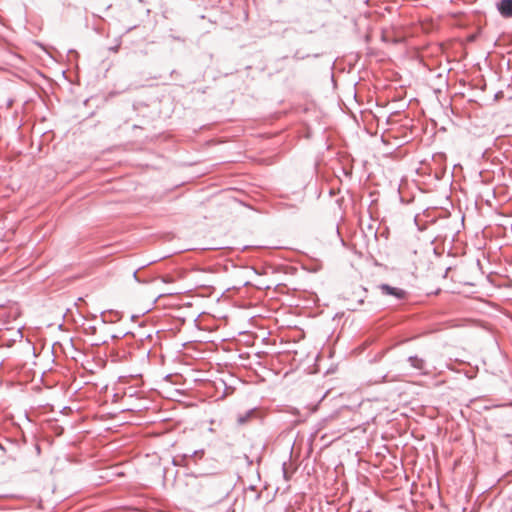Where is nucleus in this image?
<instances>
[{
  "mask_svg": "<svg viewBox=\"0 0 512 512\" xmlns=\"http://www.w3.org/2000/svg\"><path fill=\"white\" fill-rule=\"evenodd\" d=\"M408 361L410 362L411 366L417 371H419L421 374L427 373V365L424 359L419 358L417 356H411L408 358Z\"/></svg>",
  "mask_w": 512,
  "mask_h": 512,
  "instance_id": "7ed1b4c3",
  "label": "nucleus"
},
{
  "mask_svg": "<svg viewBox=\"0 0 512 512\" xmlns=\"http://www.w3.org/2000/svg\"><path fill=\"white\" fill-rule=\"evenodd\" d=\"M203 455H204V450H196L189 457L191 459H193V458L201 459L203 457Z\"/></svg>",
  "mask_w": 512,
  "mask_h": 512,
  "instance_id": "39448f33",
  "label": "nucleus"
},
{
  "mask_svg": "<svg viewBox=\"0 0 512 512\" xmlns=\"http://www.w3.org/2000/svg\"><path fill=\"white\" fill-rule=\"evenodd\" d=\"M497 9L504 18L512 17V0H501L497 4Z\"/></svg>",
  "mask_w": 512,
  "mask_h": 512,
  "instance_id": "f03ea898",
  "label": "nucleus"
},
{
  "mask_svg": "<svg viewBox=\"0 0 512 512\" xmlns=\"http://www.w3.org/2000/svg\"><path fill=\"white\" fill-rule=\"evenodd\" d=\"M257 413H258L257 409L253 408V409L246 411L245 413L238 414L237 424L242 426V425L249 423L253 418H255L257 416Z\"/></svg>",
  "mask_w": 512,
  "mask_h": 512,
  "instance_id": "20e7f679",
  "label": "nucleus"
},
{
  "mask_svg": "<svg viewBox=\"0 0 512 512\" xmlns=\"http://www.w3.org/2000/svg\"><path fill=\"white\" fill-rule=\"evenodd\" d=\"M380 289L384 294L394 296L398 299H403L406 295V292L403 289L391 287L387 284L381 285Z\"/></svg>",
  "mask_w": 512,
  "mask_h": 512,
  "instance_id": "f257e3e1",
  "label": "nucleus"
}]
</instances>
